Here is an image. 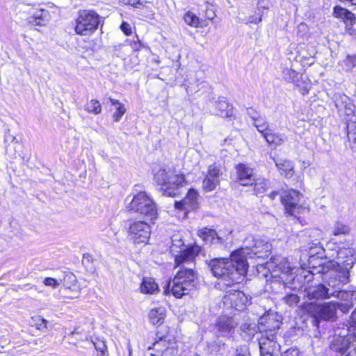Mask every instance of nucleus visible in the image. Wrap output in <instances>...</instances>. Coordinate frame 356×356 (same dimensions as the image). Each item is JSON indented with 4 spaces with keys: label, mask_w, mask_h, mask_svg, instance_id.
I'll return each instance as SVG.
<instances>
[{
    "label": "nucleus",
    "mask_w": 356,
    "mask_h": 356,
    "mask_svg": "<svg viewBox=\"0 0 356 356\" xmlns=\"http://www.w3.org/2000/svg\"><path fill=\"white\" fill-rule=\"evenodd\" d=\"M241 252L236 250L229 258H214L208 262L213 276L220 279L216 284L219 289L225 291L228 287L241 282L247 273L248 264L242 260Z\"/></svg>",
    "instance_id": "nucleus-1"
},
{
    "label": "nucleus",
    "mask_w": 356,
    "mask_h": 356,
    "mask_svg": "<svg viewBox=\"0 0 356 356\" xmlns=\"http://www.w3.org/2000/svg\"><path fill=\"white\" fill-rule=\"evenodd\" d=\"M197 283V273L193 267L181 266L172 280L167 284L165 291L177 298L188 294Z\"/></svg>",
    "instance_id": "nucleus-2"
},
{
    "label": "nucleus",
    "mask_w": 356,
    "mask_h": 356,
    "mask_svg": "<svg viewBox=\"0 0 356 356\" xmlns=\"http://www.w3.org/2000/svg\"><path fill=\"white\" fill-rule=\"evenodd\" d=\"M131 213H135L147 221L152 222L157 218V209L152 199L145 192L135 195L127 206Z\"/></svg>",
    "instance_id": "nucleus-3"
},
{
    "label": "nucleus",
    "mask_w": 356,
    "mask_h": 356,
    "mask_svg": "<svg viewBox=\"0 0 356 356\" xmlns=\"http://www.w3.org/2000/svg\"><path fill=\"white\" fill-rule=\"evenodd\" d=\"M308 264L310 268L308 271H302L304 273L303 275H300V276L294 277L292 279V281L294 282L296 279L299 280L300 277H303L305 282H310L314 275L321 274L323 276L327 274L330 270L334 268H338L339 266V261H336L334 259H329L327 260V257L323 258L320 256V252H316V254H314L311 252V255L308 259Z\"/></svg>",
    "instance_id": "nucleus-4"
},
{
    "label": "nucleus",
    "mask_w": 356,
    "mask_h": 356,
    "mask_svg": "<svg viewBox=\"0 0 356 356\" xmlns=\"http://www.w3.org/2000/svg\"><path fill=\"white\" fill-rule=\"evenodd\" d=\"M237 250H242L240 252L241 257L245 263H248V259L268 257L271 250V244L261 238L248 236L243 241V246Z\"/></svg>",
    "instance_id": "nucleus-5"
},
{
    "label": "nucleus",
    "mask_w": 356,
    "mask_h": 356,
    "mask_svg": "<svg viewBox=\"0 0 356 356\" xmlns=\"http://www.w3.org/2000/svg\"><path fill=\"white\" fill-rule=\"evenodd\" d=\"M303 309L314 318V323L318 326L321 321H334L337 319V302L330 301L323 304L306 303Z\"/></svg>",
    "instance_id": "nucleus-6"
},
{
    "label": "nucleus",
    "mask_w": 356,
    "mask_h": 356,
    "mask_svg": "<svg viewBox=\"0 0 356 356\" xmlns=\"http://www.w3.org/2000/svg\"><path fill=\"white\" fill-rule=\"evenodd\" d=\"M102 22V17L92 10H82L76 20L74 28L76 34L90 35L98 28Z\"/></svg>",
    "instance_id": "nucleus-7"
},
{
    "label": "nucleus",
    "mask_w": 356,
    "mask_h": 356,
    "mask_svg": "<svg viewBox=\"0 0 356 356\" xmlns=\"http://www.w3.org/2000/svg\"><path fill=\"white\" fill-rule=\"evenodd\" d=\"M322 279L326 282L330 292L337 291L349 282V272L346 267L343 268L339 263V268L331 269L327 274L322 277Z\"/></svg>",
    "instance_id": "nucleus-8"
},
{
    "label": "nucleus",
    "mask_w": 356,
    "mask_h": 356,
    "mask_svg": "<svg viewBox=\"0 0 356 356\" xmlns=\"http://www.w3.org/2000/svg\"><path fill=\"white\" fill-rule=\"evenodd\" d=\"M149 222L147 220H139L129 225V236L134 243H147L151 234Z\"/></svg>",
    "instance_id": "nucleus-9"
},
{
    "label": "nucleus",
    "mask_w": 356,
    "mask_h": 356,
    "mask_svg": "<svg viewBox=\"0 0 356 356\" xmlns=\"http://www.w3.org/2000/svg\"><path fill=\"white\" fill-rule=\"evenodd\" d=\"M330 349L340 356H356L355 345L349 334L334 337L330 345Z\"/></svg>",
    "instance_id": "nucleus-10"
},
{
    "label": "nucleus",
    "mask_w": 356,
    "mask_h": 356,
    "mask_svg": "<svg viewBox=\"0 0 356 356\" xmlns=\"http://www.w3.org/2000/svg\"><path fill=\"white\" fill-rule=\"evenodd\" d=\"M250 299L244 292L231 289L226 291L223 302L238 311H241L250 302Z\"/></svg>",
    "instance_id": "nucleus-11"
},
{
    "label": "nucleus",
    "mask_w": 356,
    "mask_h": 356,
    "mask_svg": "<svg viewBox=\"0 0 356 356\" xmlns=\"http://www.w3.org/2000/svg\"><path fill=\"white\" fill-rule=\"evenodd\" d=\"M301 194L296 190H288L281 195V201L284 204L286 211L291 216L299 213L301 207L299 205Z\"/></svg>",
    "instance_id": "nucleus-12"
},
{
    "label": "nucleus",
    "mask_w": 356,
    "mask_h": 356,
    "mask_svg": "<svg viewBox=\"0 0 356 356\" xmlns=\"http://www.w3.org/2000/svg\"><path fill=\"white\" fill-rule=\"evenodd\" d=\"M201 252V247L195 244L186 247L180 252L179 255L175 257V264L177 266H186L195 268V259Z\"/></svg>",
    "instance_id": "nucleus-13"
},
{
    "label": "nucleus",
    "mask_w": 356,
    "mask_h": 356,
    "mask_svg": "<svg viewBox=\"0 0 356 356\" xmlns=\"http://www.w3.org/2000/svg\"><path fill=\"white\" fill-rule=\"evenodd\" d=\"M281 316L277 313H268L259 318L260 332L264 334L273 333L280 327Z\"/></svg>",
    "instance_id": "nucleus-14"
},
{
    "label": "nucleus",
    "mask_w": 356,
    "mask_h": 356,
    "mask_svg": "<svg viewBox=\"0 0 356 356\" xmlns=\"http://www.w3.org/2000/svg\"><path fill=\"white\" fill-rule=\"evenodd\" d=\"M259 346L261 356H275L276 351L280 349L276 341V335L273 333L262 334L259 339Z\"/></svg>",
    "instance_id": "nucleus-15"
},
{
    "label": "nucleus",
    "mask_w": 356,
    "mask_h": 356,
    "mask_svg": "<svg viewBox=\"0 0 356 356\" xmlns=\"http://www.w3.org/2000/svg\"><path fill=\"white\" fill-rule=\"evenodd\" d=\"M151 341H146L144 347L147 348V353L150 356H163L165 353L170 350L167 345L166 341L163 337H159L154 339L153 336L151 337Z\"/></svg>",
    "instance_id": "nucleus-16"
},
{
    "label": "nucleus",
    "mask_w": 356,
    "mask_h": 356,
    "mask_svg": "<svg viewBox=\"0 0 356 356\" xmlns=\"http://www.w3.org/2000/svg\"><path fill=\"white\" fill-rule=\"evenodd\" d=\"M184 182V177L181 174L177 173L174 170L170 179H167L166 185L163 188V195L175 197L179 194V188Z\"/></svg>",
    "instance_id": "nucleus-17"
},
{
    "label": "nucleus",
    "mask_w": 356,
    "mask_h": 356,
    "mask_svg": "<svg viewBox=\"0 0 356 356\" xmlns=\"http://www.w3.org/2000/svg\"><path fill=\"white\" fill-rule=\"evenodd\" d=\"M197 196L198 194L195 190L190 189L182 200L175 202V207L176 209L184 210L187 213L195 210L197 208Z\"/></svg>",
    "instance_id": "nucleus-18"
},
{
    "label": "nucleus",
    "mask_w": 356,
    "mask_h": 356,
    "mask_svg": "<svg viewBox=\"0 0 356 356\" xmlns=\"http://www.w3.org/2000/svg\"><path fill=\"white\" fill-rule=\"evenodd\" d=\"M220 169L214 165H210L207 174L203 180L202 188L206 191H213L220 183Z\"/></svg>",
    "instance_id": "nucleus-19"
},
{
    "label": "nucleus",
    "mask_w": 356,
    "mask_h": 356,
    "mask_svg": "<svg viewBox=\"0 0 356 356\" xmlns=\"http://www.w3.org/2000/svg\"><path fill=\"white\" fill-rule=\"evenodd\" d=\"M237 179L242 186H252L255 181L253 169L245 164L239 163L236 167Z\"/></svg>",
    "instance_id": "nucleus-20"
},
{
    "label": "nucleus",
    "mask_w": 356,
    "mask_h": 356,
    "mask_svg": "<svg viewBox=\"0 0 356 356\" xmlns=\"http://www.w3.org/2000/svg\"><path fill=\"white\" fill-rule=\"evenodd\" d=\"M330 289H327V287L322 284L309 286L305 289V296L309 300L329 298H330Z\"/></svg>",
    "instance_id": "nucleus-21"
},
{
    "label": "nucleus",
    "mask_w": 356,
    "mask_h": 356,
    "mask_svg": "<svg viewBox=\"0 0 356 356\" xmlns=\"http://www.w3.org/2000/svg\"><path fill=\"white\" fill-rule=\"evenodd\" d=\"M199 236L208 244L222 245L225 240L219 236L216 230L207 227L198 231Z\"/></svg>",
    "instance_id": "nucleus-22"
},
{
    "label": "nucleus",
    "mask_w": 356,
    "mask_h": 356,
    "mask_svg": "<svg viewBox=\"0 0 356 356\" xmlns=\"http://www.w3.org/2000/svg\"><path fill=\"white\" fill-rule=\"evenodd\" d=\"M236 325L237 323L234 319L227 316L218 317L216 323V327L218 331L221 332L222 334L231 333L234 330Z\"/></svg>",
    "instance_id": "nucleus-23"
},
{
    "label": "nucleus",
    "mask_w": 356,
    "mask_h": 356,
    "mask_svg": "<svg viewBox=\"0 0 356 356\" xmlns=\"http://www.w3.org/2000/svg\"><path fill=\"white\" fill-rule=\"evenodd\" d=\"M215 114L222 118H230L233 114V106L225 98H220L215 102Z\"/></svg>",
    "instance_id": "nucleus-24"
},
{
    "label": "nucleus",
    "mask_w": 356,
    "mask_h": 356,
    "mask_svg": "<svg viewBox=\"0 0 356 356\" xmlns=\"http://www.w3.org/2000/svg\"><path fill=\"white\" fill-rule=\"evenodd\" d=\"M241 334L246 341L251 340L258 331L260 332L259 324L257 325L254 322H245L240 327Z\"/></svg>",
    "instance_id": "nucleus-25"
},
{
    "label": "nucleus",
    "mask_w": 356,
    "mask_h": 356,
    "mask_svg": "<svg viewBox=\"0 0 356 356\" xmlns=\"http://www.w3.org/2000/svg\"><path fill=\"white\" fill-rule=\"evenodd\" d=\"M49 19V13L47 10L40 9L28 18V22L32 25L44 26Z\"/></svg>",
    "instance_id": "nucleus-26"
},
{
    "label": "nucleus",
    "mask_w": 356,
    "mask_h": 356,
    "mask_svg": "<svg viewBox=\"0 0 356 356\" xmlns=\"http://www.w3.org/2000/svg\"><path fill=\"white\" fill-rule=\"evenodd\" d=\"M346 129L348 145L356 150V120H346Z\"/></svg>",
    "instance_id": "nucleus-27"
},
{
    "label": "nucleus",
    "mask_w": 356,
    "mask_h": 356,
    "mask_svg": "<svg viewBox=\"0 0 356 356\" xmlns=\"http://www.w3.org/2000/svg\"><path fill=\"white\" fill-rule=\"evenodd\" d=\"M67 280L74 282L76 281L75 276L72 273L65 274L63 280H56L52 277H46L44 280V284L49 286H52L54 288L59 286L60 284H63L65 287L70 288L67 284Z\"/></svg>",
    "instance_id": "nucleus-28"
},
{
    "label": "nucleus",
    "mask_w": 356,
    "mask_h": 356,
    "mask_svg": "<svg viewBox=\"0 0 356 356\" xmlns=\"http://www.w3.org/2000/svg\"><path fill=\"white\" fill-rule=\"evenodd\" d=\"M276 166L282 175L286 178H291L293 175V165L289 160H280L275 162Z\"/></svg>",
    "instance_id": "nucleus-29"
},
{
    "label": "nucleus",
    "mask_w": 356,
    "mask_h": 356,
    "mask_svg": "<svg viewBox=\"0 0 356 356\" xmlns=\"http://www.w3.org/2000/svg\"><path fill=\"white\" fill-rule=\"evenodd\" d=\"M159 286L152 277H144L140 284L143 293L154 294L159 291Z\"/></svg>",
    "instance_id": "nucleus-30"
},
{
    "label": "nucleus",
    "mask_w": 356,
    "mask_h": 356,
    "mask_svg": "<svg viewBox=\"0 0 356 356\" xmlns=\"http://www.w3.org/2000/svg\"><path fill=\"white\" fill-rule=\"evenodd\" d=\"M165 316V310L163 307H157L150 310L149 318L153 325H160L163 323Z\"/></svg>",
    "instance_id": "nucleus-31"
},
{
    "label": "nucleus",
    "mask_w": 356,
    "mask_h": 356,
    "mask_svg": "<svg viewBox=\"0 0 356 356\" xmlns=\"http://www.w3.org/2000/svg\"><path fill=\"white\" fill-rule=\"evenodd\" d=\"M263 137L269 145L275 147L283 144L286 138L284 135L271 133V130L266 132Z\"/></svg>",
    "instance_id": "nucleus-32"
},
{
    "label": "nucleus",
    "mask_w": 356,
    "mask_h": 356,
    "mask_svg": "<svg viewBox=\"0 0 356 356\" xmlns=\"http://www.w3.org/2000/svg\"><path fill=\"white\" fill-rule=\"evenodd\" d=\"M172 168H160L159 169L154 175V181L162 186L166 185L167 179H170V175L173 172Z\"/></svg>",
    "instance_id": "nucleus-33"
},
{
    "label": "nucleus",
    "mask_w": 356,
    "mask_h": 356,
    "mask_svg": "<svg viewBox=\"0 0 356 356\" xmlns=\"http://www.w3.org/2000/svg\"><path fill=\"white\" fill-rule=\"evenodd\" d=\"M354 250L352 248H341L337 251V259H341L343 266H348L353 264L352 257H353Z\"/></svg>",
    "instance_id": "nucleus-34"
},
{
    "label": "nucleus",
    "mask_w": 356,
    "mask_h": 356,
    "mask_svg": "<svg viewBox=\"0 0 356 356\" xmlns=\"http://www.w3.org/2000/svg\"><path fill=\"white\" fill-rule=\"evenodd\" d=\"M332 100L338 112H342L343 109L350 102L349 97L342 93H335L333 95Z\"/></svg>",
    "instance_id": "nucleus-35"
},
{
    "label": "nucleus",
    "mask_w": 356,
    "mask_h": 356,
    "mask_svg": "<svg viewBox=\"0 0 356 356\" xmlns=\"http://www.w3.org/2000/svg\"><path fill=\"white\" fill-rule=\"evenodd\" d=\"M85 110L94 115H99L102 113V105L97 99H91L84 106Z\"/></svg>",
    "instance_id": "nucleus-36"
},
{
    "label": "nucleus",
    "mask_w": 356,
    "mask_h": 356,
    "mask_svg": "<svg viewBox=\"0 0 356 356\" xmlns=\"http://www.w3.org/2000/svg\"><path fill=\"white\" fill-rule=\"evenodd\" d=\"M254 126L257 128V131L261 134L262 136L268 131H270L269 128L268 122L266 121V118L262 116L253 122Z\"/></svg>",
    "instance_id": "nucleus-37"
},
{
    "label": "nucleus",
    "mask_w": 356,
    "mask_h": 356,
    "mask_svg": "<svg viewBox=\"0 0 356 356\" xmlns=\"http://www.w3.org/2000/svg\"><path fill=\"white\" fill-rule=\"evenodd\" d=\"M282 77L289 83H296L298 81L299 74L292 68L286 67L282 70Z\"/></svg>",
    "instance_id": "nucleus-38"
},
{
    "label": "nucleus",
    "mask_w": 356,
    "mask_h": 356,
    "mask_svg": "<svg viewBox=\"0 0 356 356\" xmlns=\"http://www.w3.org/2000/svg\"><path fill=\"white\" fill-rule=\"evenodd\" d=\"M355 292L353 291H346L342 289L333 291L330 292V297H337V298L343 300H348L352 299Z\"/></svg>",
    "instance_id": "nucleus-39"
},
{
    "label": "nucleus",
    "mask_w": 356,
    "mask_h": 356,
    "mask_svg": "<svg viewBox=\"0 0 356 356\" xmlns=\"http://www.w3.org/2000/svg\"><path fill=\"white\" fill-rule=\"evenodd\" d=\"M349 232V227L339 221L336 222L332 227V234L334 236L346 235L348 234Z\"/></svg>",
    "instance_id": "nucleus-40"
},
{
    "label": "nucleus",
    "mask_w": 356,
    "mask_h": 356,
    "mask_svg": "<svg viewBox=\"0 0 356 356\" xmlns=\"http://www.w3.org/2000/svg\"><path fill=\"white\" fill-rule=\"evenodd\" d=\"M184 22L193 27H198L200 25V19L192 12H187L184 16Z\"/></svg>",
    "instance_id": "nucleus-41"
},
{
    "label": "nucleus",
    "mask_w": 356,
    "mask_h": 356,
    "mask_svg": "<svg viewBox=\"0 0 356 356\" xmlns=\"http://www.w3.org/2000/svg\"><path fill=\"white\" fill-rule=\"evenodd\" d=\"M252 185H254L253 189L255 194L259 195L266 191L268 186V181L264 179L255 178Z\"/></svg>",
    "instance_id": "nucleus-42"
},
{
    "label": "nucleus",
    "mask_w": 356,
    "mask_h": 356,
    "mask_svg": "<svg viewBox=\"0 0 356 356\" xmlns=\"http://www.w3.org/2000/svg\"><path fill=\"white\" fill-rule=\"evenodd\" d=\"M95 348L101 353L102 356H105L108 352L107 346L106 345V342L104 340L96 339L95 341H92Z\"/></svg>",
    "instance_id": "nucleus-43"
},
{
    "label": "nucleus",
    "mask_w": 356,
    "mask_h": 356,
    "mask_svg": "<svg viewBox=\"0 0 356 356\" xmlns=\"http://www.w3.org/2000/svg\"><path fill=\"white\" fill-rule=\"evenodd\" d=\"M355 112V106L351 103L349 104L343 109L342 112H339L341 115H346L347 117H350L348 120H352L356 121V117L354 115Z\"/></svg>",
    "instance_id": "nucleus-44"
},
{
    "label": "nucleus",
    "mask_w": 356,
    "mask_h": 356,
    "mask_svg": "<svg viewBox=\"0 0 356 356\" xmlns=\"http://www.w3.org/2000/svg\"><path fill=\"white\" fill-rule=\"evenodd\" d=\"M283 300L286 305H289L290 307H293L299 302L300 298L296 294L290 293L286 295L283 298Z\"/></svg>",
    "instance_id": "nucleus-45"
},
{
    "label": "nucleus",
    "mask_w": 356,
    "mask_h": 356,
    "mask_svg": "<svg viewBox=\"0 0 356 356\" xmlns=\"http://www.w3.org/2000/svg\"><path fill=\"white\" fill-rule=\"evenodd\" d=\"M343 64L347 71L351 70L353 67H356V56H348L343 60Z\"/></svg>",
    "instance_id": "nucleus-46"
},
{
    "label": "nucleus",
    "mask_w": 356,
    "mask_h": 356,
    "mask_svg": "<svg viewBox=\"0 0 356 356\" xmlns=\"http://www.w3.org/2000/svg\"><path fill=\"white\" fill-rule=\"evenodd\" d=\"M348 11V10L341 6H337L334 8L333 15L337 18L343 19Z\"/></svg>",
    "instance_id": "nucleus-47"
},
{
    "label": "nucleus",
    "mask_w": 356,
    "mask_h": 356,
    "mask_svg": "<svg viewBox=\"0 0 356 356\" xmlns=\"http://www.w3.org/2000/svg\"><path fill=\"white\" fill-rule=\"evenodd\" d=\"M276 268H280L281 270V275H279L282 280H284L287 281L288 280L285 278L286 276H288L289 273L292 274V268L287 264L286 262L284 263L282 267L276 266Z\"/></svg>",
    "instance_id": "nucleus-48"
},
{
    "label": "nucleus",
    "mask_w": 356,
    "mask_h": 356,
    "mask_svg": "<svg viewBox=\"0 0 356 356\" xmlns=\"http://www.w3.org/2000/svg\"><path fill=\"white\" fill-rule=\"evenodd\" d=\"M125 112L126 108L124 105H119V106L116 108V111L113 115V120L115 122H119Z\"/></svg>",
    "instance_id": "nucleus-49"
},
{
    "label": "nucleus",
    "mask_w": 356,
    "mask_h": 356,
    "mask_svg": "<svg viewBox=\"0 0 356 356\" xmlns=\"http://www.w3.org/2000/svg\"><path fill=\"white\" fill-rule=\"evenodd\" d=\"M233 356H250V354L247 346H240L236 348Z\"/></svg>",
    "instance_id": "nucleus-50"
},
{
    "label": "nucleus",
    "mask_w": 356,
    "mask_h": 356,
    "mask_svg": "<svg viewBox=\"0 0 356 356\" xmlns=\"http://www.w3.org/2000/svg\"><path fill=\"white\" fill-rule=\"evenodd\" d=\"M262 20V15L260 13V10H258L257 12L255 13L254 15L250 16L246 19V24L254 23L258 24Z\"/></svg>",
    "instance_id": "nucleus-51"
},
{
    "label": "nucleus",
    "mask_w": 356,
    "mask_h": 356,
    "mask_svg": "<svg viewBox=\"0 0 356 356\" xmlns=\"http://www.w3.org/2000/svg\"><path fill=\"white\" fill-rule=\"evenodd\" d=\"M343 21L346 23V26H353L355 23L356 17L352 12L348 10Z\"/></svg>",
    "instance_id": "nucleus-52"
},
{
    "label": "nucleus",
    "mask_w": 356,
    "mask_h": 356,
    "mask_svg": "<svg viewBox=\"0 0 356 356\" xmlns=\"http://www.w3.org/2000/svg\"><path fill=\"white\" fill-rule=\"evenodd\" d=\"M32 320L35 322V325L38 330L46 327L47 326V321L40 316L32 318Z\"/></svg>",
    "instance_id": "nucleus-53"
},
{
    "label": "nucleus",
    "mask_w": 356,
    "mask_h": 356,
    "mask_svg": "<svg viewBox=\"0 0 356 356\" xmlns=\"http://www.w3.org/2000/svg\"><path fill=\"white\" fill-rule=\"evenodd\" d=\"M247 114L253 120V122L263 116L259 112H258L257 111L254 110L252 108H247Z\"/></svg>",
    "instance_id": "nucleus-54"
},
{
    "label": "nucleus",
    "mask_w": 356,
    "mask_h": 356,
    "mask_svg": "<svg viewBox=\"0 0 356 356\" xmlns=\"http://www.w3.org/2000/svg\"><path fill=\"white\" fill-rule=\"evenodd\" d=\"M203 75H204V73L202 70H197V71L193 72V74H191V76H193V77H191L192 81H194L195 82H197V83H203L204 82Z\"/></svg>",
    "instance_id": "nucleus-55"
},
{
    "label": "nucleus",
    "mask_w": 356,
    "mask_h": 356,
    "mask_svg": "<svg viewBox=\"0 0 356 356\" xmlns=\"http://www.w3.org/2000/svg\"><path fill=\"white\" fill-rule=\"evenodd\" d=\"M120 2L124 5H130L133 7L138 8L141 5L140 0H120Z\"/></svg>",
    "instance_id": "nucleus-56"
},
{
    "label": "nucleus",
    "mask_w": 356,
    "mask_h": 356,
    "mask_svg": "<svg viewBox=\"0 0 356 356\" xmlns=\"http://www.w3.org/2000/svg\"><path fill=\"white\" fill-rule=\"evenodd\" d=\"M337 309H339L343 313H346L349 311L351 305H349L348 303H339L337 302Z\"/></svg>",
    "instance_id": "nucleus-57"
},
{
    "label": "nucleus",
    "mask_w": 356,
    "mask_h": 356,
    "mask_svg": "<svg viewBox=\"0 0 356 356\" xmlns=\"http://www.w3.org/2000/svg\"><path fill=\"white\" fill-rule=\"evenodd\" d=\"M122 31L124 33L125 35H129L131 34V29L130 25L123 22L120 26Z\"/></svg>",
    "instance_id": "nucleus-58"
},
{
    "label": "nucleus",
    "mask_w": 356,
    "mask_h": 356,
    "mask_svg": "<svg viewBox=\"0 0 356 356\" xmlns=\"http://www.w3.org/2000/svg\"><path fill=\"white\" fill-rule=\"evenodd\" d=\"M298 349L291 348L284 352L282 356H300Z\"/></svg>",
    "instance_id": "nucleus-59"
},
{
    "label": "nucleus",
    "mask_w": 356,
    "mask_h": 356,
    "mask_svg": "<svg viewBox=\"0 0 356 356\" xmlns=\"http://www.w3.org/2000/svg\"><path fill=\"white\" fill-rule=\"evenodd\" d=\"M83 264H88L93 262V257L90 254H84L82 260Z\"/></svg>",
    "instance_id": "nucleus-60"
},
{
    "label": "nucleus",
    "mask_w": 356,
    "mask_h": 356,
    "mask_svg": "<svg viewBox=\"0 0 356 356\" xmlns=\"http://www.w3.org/2000/svg\"><path fill=\"white\" fill-rule=\"evenodd\" d=\"M137 39H138V37H137ZM131 46L134 51H139L141 47H143V44L139 41V40H138L137 42L134 41Z\"/></svg>",
    "instance_id": "nucleus-61"
},
{
    "label": "nucleus",
    "mask_w": 356,
    "mask_h": 356,
    "mask_svg": "<svg viewBox=\"0 0 356 356\" xmlns=\"http://www.w3.org/2000/svg\"><path fill=\"white\" fill-rule=\"evenodd\" d=\"M216 16L215 13L212 9H207L206 10V17L209 19H213Z\"/></svg>",
    "instance_id": "nucleus-62"
},
{
    "label": "nucleus",
    "mask_w": 356,
    "mask_h": 356,
    "mask_svg": "<svg viewBox=\"0 0 356 356\" xmlns=\"http://www.w3.org/2000/svg\"><path fill=\"white\" fill-rule=\"evenodd\" d=\"M349 335L350 337L353 344L355 345V348H356V327L353 329V333Z\"/></svg>",
    "instance_id": "nucleus-63"
},
{
    "label": "nucleus",
    "mask_w": 356,
    "mask_h": 356,
    "mask_svg": "<svg viewBox=\"0 0 356 356\" xmlns=\"http://www.w3.org/2000/svg\"><path fill=\"white\" fill-rule=\"evenodd\" d=\"M351 323L356 324V308L354 309V311L352 312L350 316Z\"/></svg>",
    "instance_id": "nucleus-64"
}]
</instances>
